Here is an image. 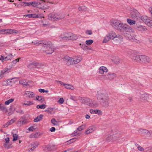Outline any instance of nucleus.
I'll return each mask as SVG.
<instances>
[{
  "label": "nucleus",
  "instance_id": "f257e3e1",
  "mask_svg": "<svg viewBox=\"0 0 152 152\" xmlns=\"http://www.w3.org/2000/svg\"><path fill=\"white\" fill-rule=\"evenodd\" d=\"M97 98L100 101V104L104 107H107L109 104L110 98L106 92H98L97 94Z\"/></svg>",
  "mask_w": 152,
  "mask_h": 152
},
{
  "label": "nucleus",
  "instance_id": "f03ea898",
  "mask_svg": "<svg viewBox=\"0 0 152 152\" xmlns=\"http://www.w3.org/2000/svg\"><path fill=\"white\" fill-rule=\"evenodd\" d=\"M41 49L42 50L48 54H51L54 50L53 45L50 41H45L43 43V45Z\"/></svg>",
  "mask_w": 152,
  "mask_h": 152
},
{
  "label": "nucleus",
  "instance_id": "7ed1b4c3",
  "mask_svg": "<svg viewBox=\"0 0 152 152\" xmlns=\"http://www.w3.org/2000/svg\"><path fill=\"white\" fill-rule=\"evenodd\" d=\"M130 17L132 18L136 19H145L147 18L146 16L140 15V13L136 9H133L131 10Z\"/></svg>",
  "mask_w": 152,
  "mask_h": 152
},
{
  "label": "nucleus",
  "instance_id": "20e7f679",
  "mask_svg": "<svg viewBox=\"0 0 152 152\" xmlns=\"http://www.w3.org/2000/svg\"><path fill=\"white\" fill-rule=\"evenodd\" d=\"M116 34L115 32L114 31L110 32L106 35L103 41V42L106 43L109 41L110 39H114Z\"/></svg>",
  "mask_w": 152,
  "mask_h": 152
},
{
  "label": "nucleus",
  "instance_id": "39448f33",
  "mask_svg": "<svg viewBox=\"0 0 152 152\" xmlns=\"http://www.w3.org/2000/svg\"><path fill=\"white\" fill-rule=\"evenodd\" d=\"M80 99L82 102L83 103H86L87 104H90L91 105L96 106L97 105L96 102L94 101H92L91 99L87 98L81 97Z\"/></svg>",
  "mask_w": 152,
  "mask_h": 152
},
{
  "label": "nucleus",
  "instance_id": "423d86ee",
  "mask_svg": "<svg viewBox=\"0 0 152 152\" xmlns=\"http://www.w3.org/2000/svg\"><path fill=\"white\" fill-rule=\"evenodd\" d=\"M64 61L66 63L67 65L71 64H74L73 58L66 56H64L63 58Z\"/></svg>",
  "mask_w": 152,
  "mask_h": 152
},
{
  "label": "nucleus",
  "instance_id": "0eeeda50",
  "mask_svg": "<svg viewBox=\"0 0 152 152\" xmlns=\"http://www.w3.org/2000/svg\"><path fill=\"white\" fill-rule=\"evenodd\" d=\"M25 17L26 18L27 17L29 18H44L43 16L41 15V14H38L37 15H35L34 14H30L25 15L23 16V18Z\"/></svg>",
  "mask_w": 152,
  "mask_h": 152
},
{
  "label": "nucleus",
  "instance_id": "6e6552de",
  "mask_svg": "<svg viewBox=\"0 0 152 152\" xmlns=\"http://www.w3.org/2000/svg\"><path fill=\"white\" fill-rule=\"evenodd\" d=\"M71 33H64L60 36L59 37L64 40H69L70 39Z\"/></svg>",
  "mask_w": 152,
  "mask_h": 152
},
{
  "label": "nucleus",
  "instance_id": "1a4fd4ad",
  "mask_svg": "<svg viewBox=\"0 0 152 152\" xmlns=\"http://www.w3.org/2000/svg\"><path fill=\"white\" fill-rule=\"evenodd\" d=\"M140 62L142 63L149 62L150 61V58L148 56L140 55Z\"/></svg>",
  "mask_w": 152,
  "mask_h": 152
},
{
  "label": "nucleus",
  "instance_id": "9d476101",
  "mask_svg": "<svg viewBox=\"0 0 152 152\" xmlns=\"http://www.w3.org/2000/svg\"><path fill=\"white\" fill-rule=\"evenodd\" d=\"M41 66L40 64L37 62H32L28 64L27 67L30 69H32L34 68H39Z\"/></svg>",
  "mask_w": 152,
  "mask_h": 152
},
{
  "label": "nucleus",
  "instance_id": "9b49d317",
  "mask_svg": "<svg viewBox=\"0 0 152 152\" xmlns=\"http://www.w3.org/2000/svg\"><path fill=\"white\" fill-rule=\"evenodd\" d=\"M125 27L124 28V31L128 33H134V29L129 26L125 25Z\"/></svg>",
  "mask_w": 152,
  "mask_h": 152
},
{
  "label": "nucleus",
  "instance_id": "f8f14e48",
  "mask_svg": "<svg viewBox=\"0 0 152 152\" xmlns=\"http://www.w3.org/2000/svg\"><path fill=\"white\" fill-rule=\"evenodd\" d=\"M39 145V143L37 142H33L29 145V147L30 148V149L29 151L30 150L31 151H34V150Z\"/></svg>",
  "mask_w": 152,
  "mask_h": 152
},
{
  "label": "nucleus",
  "instance_id": "ddd939ff",
  "mask_svg": "<svg viewBox=\"0 0 152 152\" xmlns=\"http://www.w3.org/2000/svg\"><path fill=\"white\" fill-rule=\"evenodd\" d=\"M105 78L107 80H111L115 77V73H109L108 74L104 76Z\"/></svg>",
  "mask_w": 152,
  "mask_h": 152
},
{
  "label": "nucleus",
  "instance_id": "4468645a",
  "mask_svg": "<svg viewBox=\"0 0 152 152\" xmlns=\"http://www.w3.org/2000/svg\"><path fill=\"white\" fill-rule=\"evenodd\" d=\"M136 29L140 31H145L147 30V28L145 26L141 25H137L136 27Z\"/></svg>",
  "mask_w": 152,
  "mask_h": 152
},
{
  "label": "nucleus",
  "instance_id": "2eb2a0df",
  "mask_svg": "<svg viewBox=\"0 0 152 152\" xmlns=\"http://www.w3.org/2000/svg\"><path fill=\"white\" fill-rule=\"evenodd\" d=\"M138 132L142 134H145L150 136L151 135V133L150 132L147 130L142 129H140L138 130Z\"/></svg>",
  "mask_w": 152,
  "mask_h": 152
},
{
  "label": "nucleus",
  "instance_id": "dca6fc26",
  "mask_svg": "<svg viewBox=\"0 0 152 152\" xmlns=\"http://www.w3.org/2000/svg\"><path fill=\"white\" fill-rule=\"evenodd\" d=\"M112 137V141H116L118 140H120L121 137V136L120 134H115L113 135Z\"/></svg>",
  "mask_w": 152,
  "mask_h": 152
},
{
  "label": "nucleus",
  "instance_id": "f3484780",
  "mask_svg": "<svg viewBox=\"0 0 152 152\" xmlns=\"http://www.w3.org/2000/svg\"><path fill=\"white\" fill-rule=\"evenodd\" d=\"M120 23L117 20H114L112 21H111L110 23L111 25L114 27H117L118 24Z\"/></svg>",
  "mask_w": 152,
  "mask_h": 152
},
{
  "label": "nucleus",
  "instance_id": "a211bd4d",
  "mask_svg": "<svg viewBox=\"0 0 152 152\" xmlns=\"http://www.w3.org/2000/svg\"><path fill=\"white\" fill-rule=\"evenodd\" d=\"M124 36L126 39L128 40H133L135 38L133 37H132L131 35L129 33H124Z\"/></svg>",
  "mask_w": 152,
  "mask_h": 152
},
{
  "label": "nucleus",
  "instance_id": "6ab92c4d",
  "mask_svg": "<svg viewBox=\"0 0 152 152\" xmlns=\"http://www.w3.org/2000/svg\"><path fill=\"white\" fill-rule=\"evenodd\" d=\"M107 71L108 69L107 68L104 66L100 67L99 70V73L102 74H103L104 72H106Z\"/></svg>",
  "mask_w": 152,
  "mask_h": 152
},
{
  "label": "nucleus",
  "instance_id": "aec40b11",
  "mask_svg": "<svg viewBox=\"0 0 152 152\" xmlns=\"http://www.w3.org/2000/svg\"><path fill=\"white\" fill-rule=\"evenodd\" d=\"M142 21L148 26L152 28V20H143Z\"/></svg>",
  "mask_w": 152,
  "mask_h": 152
},
{
  "label": "nucleus",
  "instance_id": "412c9836",
  "mask_svg": "<svg viewBox=\"0 0 152 152\" xmlns=\"http://www.w3.org/2000/svg\"><path fill=\"white\" fill-rule=\"evenodd\" d=\"M140 55H134L132 57H131V58L132 59L133 61L135 62H140Z\"/></svg>",
  "mask_w": 152,
  "mask_h": 152
},
{
  "label": "nucleus",
  "instance_id": "4be33fe9",
  "mask_svg": "<svg viewBox=\"0 0 152 152\" xmlns=\"http://www.w3.org/2000/svg\"><path fill=\"white\" fill-rule=\"evenodd\" d=\"M58 15L57 14L52 13L48 15V17L50 18H56V19H58V18H60L58 17Z\"/></svg>",
  "mask_w": 152,
  "mask_h": 152
},
{
  "label": "nucleus",
  "instance_id": "5701e85b",
  "mask_svg": "<svg viewBox=\"0 0 152 152\" xmlns=\"http://www.w3.org/2000/svg\"><path fill=\"white\" fill-rule=\"evenodd\" d=\"M25 94L27 95V96L29 98H32L34 96V94L33 92L29 91H26Z\"/></svg>",
  "mask_w": 152,
  "mask_h": 152
},
{
  "label": "nucleus",
  "instance_id": "b1692460",
  "mask_svg": "<svg viewBox=\"0 0 152 152\" xmlns=\"http://www.w3.org/2000/svg\"><path fill=\"white\" fill-rule=\"evenodd\" d=\"M82 58L80 57H76L74 58H73V64H76L80 62V61L82 60Z\"/></svg>",
  "mask_w": 152,
  "mask_h": 152
},
{
  "label": "nucleus",
  "instance_id": "393cba45",
  "mask_svg": "<svg viewBox=\"0 0 152 152\" xmlns=\"http://www.w3.org/2000/svg\"><path fill=\"white\" fill-rule=\"evenodd\" d=\"M45 41H39L38 40L32 42V43H34V45H42V46L43 45V43L45 42Z\"/></svg>",
  "mask_w": 152,
  "mask_h": 152
},
{
  "label": "nucleus",
  "instance_id": "a878e982",
  "mask_svg": "<svg viewBox=\"0 0 152 152\" xmlns=\"http://www.w3.org/2000/svg\"><path fill=\"white\" fill-rule=\"evenodd\" d=\"M113 61L115 64H118L120 61L119 58L118 57L113 56L112 57V59Z\"/></svg>",
  "mask_w": 152,
  "mask_h": 152
},
{
  "label": "nucleus",
  "instance_id": "bb28decb",
  "mask_svg": "<svg viewBox=\"0 0 152 152\" xmlns=\"http://www.w3.org/2000/svg\"><path fill=\"white\" fill-rule=\"evenodd\" d=\"M125 27V25H123L122 23H120L117 28L121 31H124V28Z\"/></svg>",
  "mask_w": 152,
  "mask_h": 152
},
{
  "label": "nucleus",
  "instance_id": "cd10ccee",
  "mask_svg": "<svg viewBox=\"0 0 152 152\" xmlns=\"http://www.w3.org/2000/svg\"><path fill=\"white\" fill-rule=\"evenodd\" d=\"M113 40H114V41H121L123 40V38L122 36L120 35H116V36H115V37Z\"/></svg>",
  "mask_w": 152,
  "mask_h": 152
},
{
  "label": "nucleus",
  "instance_id": "c85d7f7f",
  "mask_svg": "<svg viewBox=\"0 0 152 152\" xmlns=\"http://www.w3.org/2000/svg\"><path fill=\"white\" fill-rule=\"evenodd\" d=\"M15 122V120L13 119H12L10 121H9L7 123L4 124L3 126L4 127H7L8 126L11 124Z\"/></svg>",
  "mask_w": 152,
  "mask_h": 152
},
{
  "label": "nucleus",
  "instance_id": "c756f323",
  "mask_svg": "<svg viewBox=\"0 0 152 152\" xmlns=\"http://www.w3.org/2000/svg\"><path fill=\"white\" fill-rule=\"evenodd\" d=\"M43 115L41 114L39 115L36 117L34 120V122H37L39 121H41Z\"/></svg>",
  "mask_w": 152,
  "mask_h": 152
},
{
  "label": "nucleus",
  "instance_id": "7c9ffc66",
  "mask_svg": "<svg viewBox=\"0 0 152 152\" xmlns=\"http://www.w3.org/2000/svg\"><path fill=\"white\" fill-rule=\"evenodd\" d=\"M78 10L80 11H85L87 10L88 8L85 6H80Z\"/></svg>",
  "mask_w": 152,
  "mask_h": 152
},
{
  "label": "nucleus",
  "instance_id": "2f4dec72",
  "mask_svg": "<svg viewBox=\"0 0 152 152\" xmlns=\"http://www.w3.org/2000/svg\"><path fill=\"white\" fill-rule=\"evenodd\" d=\"M148 99V95L146 94H142L141 97V100L144 101H146Z\"/></svg>",
  "mask_w": 152,
  "mask_h": 152
},
{
  "label": "nucleus",
  "instance_id": "473e14b6",
  "mask_svg": "<svg viewBox=\"0 0 152 152\" xmlns=\"http://www.w3.org/2000/svg\"><path fill=\"white\" fill-rule=\"evenodd\" d=\"M40 135V134H39L38 132H37L35 133H33L31 135V137L32 138H37L39 137Z\"/></svg>",
  "mask_w": 152,
  "mask_h": 152
},
{
  "label": "nucleus",
  "instance_id": "72a5a7b5",
  "mask_svg": "<svg viewBox=\"0 0 152 152\" xmlns=\"http://www.w3.org/2000/svg\"><path fill=\"white\" fill-rule=\"evenodd\" d=\"M0 110H1L5 112L7 111V109L4 105L2 104H0Z\"/></svg>",
  "mask_w": 152,
  "mask_h": 152
},
{
  "label": "nucleus",
  "instance_id": "f704fd0d",
  "mask_svg": "<svg viewBox=\"0 0 152 152\" xmlns=\"http://www.w3.org/2000/svg\"><path fill=\"white\" fill-rule=\"evenodd\" d=\"M39 4H40V2H38L34 1L32 2L31 6L33 7H36L38 8H41L40 7L39 5Z\"/></svg>",
  "mask_w": 152,
  "mask_h": 152
},
{
  "label": "nucleus",
  "instance_id": "c9c22d12",
  "mask_svg": "<svg viewBox=\"0 0 152 152\" xmlns=\"http://www.w3.org/2000/svg\"><path fill=\"white\" fill-rule=\"evenodd\" d=\"M34 104L33 101H25L23 103V105H26L27 106H29L33 104Z\"/></svg>",
  "mask_w": 152,
  "mask_h": 152
},
{
  "label": "nucleus",
  "instance_id": "e433bc0d",
  "mask_svg": "<svg viewBox=\"0 0 152 152\" xmlns=\"http://www.w3.org/2000/svg\"><path fill=\"white\" fill-rule=\"evenodd\" d=\"M13 79H11V80H6V81H5L4 82L5 83L4 85H11L12 84V80H13Z\"/></svg>",
  "mask_w": 152,
  "mask_h": 152
},
{
  "label": "nucleus",
  "instance_id": "4c0bfd02",
  "mask_svg": "<svg viewBox=\"0 0 152 152\" xmlns=\"http://www.w3.org/2000/svg\"><path fill=\"white\" fill-rule=\"evenodd\" d=\"M19 84L23 86H26L28 85V83L25 79H23L19 81Z\"/></svg>",
  "mask_w": 152,
  "mask_h": 152
},
{
  "label": "nucleus",
  "instance_id": "58836bf2",
  "mask_svg": "<svg viewBox=\"0 0 152 152\" xmlns=\"http://www.w3.org/2000/svg\"><path fill=\"white\" fill-rule=\"evenodd\" d=\"M94 130V129L93 128L90 127V128L88 129L86 131L85 133L87 134H88L93 132Z\"/></svg>",
  "mask_w": 152,
  "mask_h": 152
},
{
  "label": "nucleus",
  "instance_id": "ea45409f",
  "mask_svg": "<svg viewBox=\"0 0 152 152\" xmlns=\"http://www.w3.org/2000/svg\"><path fill=\"white\" fill-rule=\"evenodd\" d=\"M43 148V150L44 151L46 152L50 151L49 145L44 146Z\"/></svg>",
  "mask_w": 152,
  "mask_h": 152
},
{
  "label": "nucleus",
  "instance_id": "a19ab883",
  "mask_svg": "<svg viewBox=\"0 0 152 152\" xmlns=\"http://www.w3.org/2000/svg\"><path fill=\"white\" fill-rule=\"evenodd\" d=\"M64 86H65V88L68 89H71L72 90H73L74 89V87L72 86H71V85H69L67 84H65Z\"/></svg>",
  "mask_w": 152,
  "mask_h": 152
},
{
  "label": "nucleus",
  "instance_id": "79ce46f5",
  "mask_svg": "<svg viewBox=\"0 0 152 152\" xmlns=\"http://www.w3.org/2000/svg\"><path fill=\"white\" fill-rule=\"evenodd\" d=\"M70 37L69 40H75L77 39V36L75 34H72V33H71V35H70Z\"/></svg>",
  "mask_w": 152,
  "mask_h": 152
},
{
  "label": "nucleus",
  "instance_id": "37998d69",
  "mask_svg": "<svg viewBox=\"0 0 152 152\" xmlns=\"http://www.w3.org/2000/svg\"><path fill=\"white\" fill-rule=\"evenodd\" d=\"M94 113L95 114H97L98 115H101L102 114V111L99 110H94Z\"/></svg>",
  "mask_w": 152,
  "mask_h": 152
},
{
  "label": "nucleus",
  "instance_id": "c03bdc74",
  "mask_svg": "<svg viewBox=\"0 0 152 152\" xmlns=\"http://www.w3.org/2000/svg\"><path fill=\"white\" fill-rule=\"evenodd\" d=\"M14 100L13 99H11L5 101L4 102V104L5 105H8L11 103Z\"/></svg>",
  "mask_w": 152,
  "mask_h": 152
},
{
  "label": "nucleus",
  "instance_id": "a18cd8bd",
  "mask_svg": "<svg viewBox=\"0 0 152 152\" xmlns=\"http://www.w3.org/2000/svg\"><path fill=\"white\" fill-rule=\"evenodd\" d=\"M46 107V105L45 104H42L41 105H37L36 106L37 108H40L41 109H44Z\"/></svg>",
  "mask_w": 152,
  "mask_h": 152
},
{
  "label": "nucleus",
  "instance_id": "49530a36",
  "mask_svg": "<svg viewBox=\"0 0 152 152\" xmlns=\"http://www.w3.org/2000/svg\"><path fill=\"white\" fill-rule=\"evenodd\" d=\"M127 23L130 25H133L135 24L136 22L132 20H127Z\"/></svg>",
  "mask_w": 152,
  "mask_h": 152
},
{
  "label": "nucleus",
  "instance_id": "de8ad7c7",
  "mask_svg": "<svg viewBox=\"0 0 152 152\" xmlns=\"http://www.w3.org/2000/svg\"><path fill=\"white\" fill-rule=\"evenodd\" d=\"M80 46L83 50H86L87 48V46H86L85 44H80Z\"/></svg>",
  "mask_w": 152,
  "mask_h": 152
},
{
  "label": "nucleus",
  "instance_id": "09e8293b",
  "mask_svg": "<svg viewBox=\"0 0 152 152\" xmlns=\"http://www.w3.org/2000/svg\"><path fill=\"white\" fill-rule=\"evenodd\" d=\"M86 126L85 124H83L81 126H79L77 128V130H79V131H81L82 130L84 129L85 128Z\"/></svg>",
  "mask_w": 152,
  "mask_h": 152
},
{
  "label": "nucleus",
  "instance_id": "8fccbe9b",
  "mask_svg": "<svg viewBox=\"0 0 152 152\" xmlns=\"http://www.w3.org/2000/svg\"><path fill=\"white\" fill-rule=\"evenodd\" d=\"M43 99V97L39 96H37L36 97V100L39 101H42Z\"/></svg>",
  "mask_w": 152,
  "mask_h": 152
},
{
  "label": "nucleus",
  "instance_id": "3c124183",
  "mask_svg": "<svg viewBox=\"0 0 152 152\" xmlns=\"http://www.w3.org/2000/svg\"><path fill=\"white\" fill-rule=\"evenodd\" d=\"M93 40L91 39L87 40L86 41V44L87 45H91L93 43Z\"/></svg>",
  "mask_w": 152,
  "mask_h": 152
},
{
  "label": "nucleus",
  "instance_id": "603ef678",
  "mask_svg": "<svg viewBox=\"0 0 152 152\" xmlns=\"http://www.w3.org/2000/svg\"><path fill=\"white\" fill-rule=\"evenodd\" d=\"M51 123L54 125H57V122L55 118H53L51 120Z\"/></svg>",
  "mask_w": 152,
  "mask_h": 152
},
{
  "label": "nucleus",
  "instance_id": "864d4df0",
  "mask_svg": "<svg viewBox=\"0 0 152 152\" xmlns=\"http://www.w3.org/2000/svg\"><path fill=\"white\" fill-rule=\"evenodd\" d=\"M106 141L107 142H109L111 140L112 141V135L109 136H108L106 139Z\"/></svg>",
  "mask_w": 152,
  "mask_h": 152
},
{
  "label": "nucleus",
  "instance_id": "5fc2aeb1",
  "mask_svg": "<svg viewBox=\"0 0 152 152\" xmlns=\"http://www.w3.org/2000/svg\"><path fill=\"white\" fill-rule=\"evenodd\" d=\"M53 108H48L45 111L47 112H49L50 113H51L53 111Z\"/></svg>",
  "mask_w": 152,
  "mask_h": 152
},
{
  "label": "nucleus",
  "instance_id": "6e6d98bb",
  "mask_svg": "<svg viewBox=\"0 0 152 152\" xmlns=\"http://www.w3.org/2000/svg\"><path fill=\"white\" fill-rule=\"evenodd\" d=\"M132 51L131 50H127V53L128 55L131 58V57H132L133 56L131 54L132 53Z\"/></svg>",
  "mask_w": 152,
  "mask_h": 152
},
{
  "label": "nucleus",
  "instance_id": "4d7b16f0",
  "mask_svg": "<svg viewBox=\"0 0 152 152\" xmlns=\"http://www.w3.org/2000/svg\"><path fill=\"white\" fill-rule=\"evenodd\" d=\"M13 141H16L18 139V135L16 134H13Z\"/></svg>",
  "mask_w": 152,
  "mask_h": 152
},
{
  "label": "nucleus",
  "instance_id": "13d9d810",
  "mask_svg": "<svg viewBox=\"0 0 152 152\" xmlns=\"http://www.w3.org/2000/svg\"><path fill=\"white\" fill-rule=\"evenodd\" d=\"M50 148V151H51L53 150H54L55 149V145H49Z\"/></svg>",
  "mask_w": 152,
  "mask_h": 152
},
{
  "label": "nucleus",
  "instance_id": "bf43d9fd",
  "mask_svg": "<svg viewBox=\"0 0 152 152\" xmlns=\"http://www.w3.org/2000/svg\"><path fill=\"white\" fill-rule=\"evenodd\" d=\"M70 99L75 102L77 101V98L76 97L74 96H71L70 98Z\"/></svg>",
  "mask_w": 152,
  "mask_h": 152
},
{
  "label": "nucleus",
  "instance_id": "052dcab7",
  "mask_svg": "<svg viewBox=\"0 0 152 152\" xmlns=\"http://www.w3.org/2000/svg\"><path fill=\"white\" fill-rule=\"evenodd\" d=\"M75 141V139L73 138L70 140H69L67 141L68 144H70L74 142Z\"/></svg>",
  "mask_w": 152,
  "mask_h": 152
},
{
  "label": "nucleus",
  "instance_id": "680f3d73",
  "mask_svg": "<svg viewBox=\"0 0 152 152\" xmlns=\"http://www.w3.org/2000/svg\"><path fill=\"white\" fill-rule=\"evenodd\" d=\"M86 33L88 35H91L92 34V32L91 30H87L86 31Z\"/></svg>",
  "mask_w": 152,
  "mask_h": 152
},
{
  "label": "nucleus",
  "instance_id": "e2e57ef3",
  "mask_svg": "<svg viewBox=\"0 0 152 152\" xmlns=\"http://www.w3.org/2000/svg\"><path fill=\"white\" fill-rule=\"evenodd\" d=\"M12 29H7L6 32V34H12Z\"/></svg>",
  "mask_w": 152,
  "mask_h": 152
},
{
  "label": "nucleus",
  "instance_id": "0e129e2a",
  "mask_svg": "<svg viewBox=\"0 0 152 152\" xmlns=\"http://www.w3.org/2000/svg\"><path fill=\"white\" fill-rule=\"evenodd\" d=\"M20 59V58H19L17 59H16L15 60L13 61L12 62V65H15L17 62V60H18V61Z\"/></svg>",
  "mask_w": 152,
  "mask_h": 152
},
{
  "label": "nucleus",
  "instance_id": "69168bd1",
  "mask_svg": "<svg viewBox=\"0 0 152 152\" xmlns=\"http://www.w3.org/2000/svg\"><path fill=\"white\" fill-rule=\"evenodd\" d=\"M6 29L0 30V33L1 34H6Z\"/></svg>",
  "mask_w": 152,
  "mask_h": 152
},
{
  "label": "nucleus",
  "instance_id": "338daca9",
  "mask_svg": "<svg viewBox=\"0 0 152 152\" xmlns=\"http://www.w3.org/2000/svg\"><path fill=\"white\" fill-rule=\"evenodd\" d=\"M24 6L31 5L32 4V2H25L24 3Z\"/></svg>",
  "mask_w": 152,
  "mask_h": 152
},
{
  "label": "nucleus",
  "instance_id": "774afa93",
  "mask_svg": "<svg viewBox=\"0 0 152 152\" xmlns=\"http://www.w3.org/2000/svg\"><path fill=\"white\" fill-rule=\"evenodd\" d=\"M137 148L140 151H144V149L140 146H139L137 147Z\"/></svg>",
  "mask_w": 152,
  "mask_h": 152
}]
</instances>
